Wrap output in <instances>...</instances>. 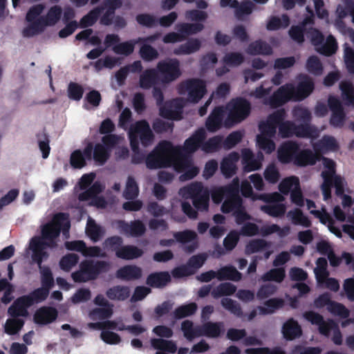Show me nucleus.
Returning a JSON list of instances; mask_svg holds the SVG:
<instances>
[{"mask_svg": "<svg viewBox=\"0 0 354 354\" xmlns=\"http://www.w3.org/2000/svg\"><path fill=\"white\" fill-rule=\"evenodd\" d=\"M119 227L123 232L133 237L141 236L146 232V227L140 220H134L129 223L124 221H120Z\"/></svg>", "mask_w": 354, "mask_h": 354, "instance_id": "17", "label": "nucleus"}, {"mask_svg": "<svg viewBox=\"0 0 354 354\" xmlns=\"http://www.w3.org/2000/svg\"><path fill=\"white\" fill-rule=\"evenodd\" d=\"M314 87L313 80L306 77L304 80L298 83L296 87L294 86V101H301L306 98L313 91Z\"/></svg>", "mask_w": 354, "mask_h": 354, "instance_id": "18", "label": "nucleus"}, {"mask_svg": "<svg viewBox=\"0 0 354 354\" xmlns=\"http://www.w3.org/2000/svg\"><path fill=\"white\" fill-rule=\"evenodd\" d=\"M222 146L223 147V137L221 136H215L205 140L202 145V150L206 153H212L218 151Z\"/></svg>", "mask_w": 354, "mask_h": 354, "instance_id": "48", "label": "nucleus"}, {"mask_svg": "<svg viewBox=\"0 0 354 354\" xmlns=\"http://www.w3.org/2000/svg\"><path fill=\"white\" fill-rule=\"evenodd\" d=\"M174 167L178 171L183 172L179 178L182 181L191 180L199 173V169L194 166L192 160L187 157H181L177 159Z\"/></svg>", "mask_w": 354, "mask_h": 354, "instance_id": "11", "label": "nucleus"}, {"mask_svg": "<svg viewBox=\"0 0 354 354\" xmlns=\"http://www.w3.org/2000/svg\"><path fill=\"white\" fill-rule=\"evenodd\" d=\"M182 86L187 91L188 100L192 103L198 102L207 93L206 83L201 79H190Z\"/></svg>", "mask_w": 354, "mask_h": 354, "instance_id": "8", "label": "nucleus"}, {"mask_svg": "<svg viewBox=\"0 0 354 354\" xmlns=\"http://www.w3.org/2000/svg\"><path fill=\"white\" fill-rule=\"evenodd\" d=\"M247 53L249 55H270L272 53V48L269 44L261 39L251 42L247 48Z\"/></svg>", "mask_w": 354, "mask_h": 354, "instance_id": "25", "label": "nucleus"}, {"mask_svg": "<svg viewBox=\"0 0 354 354\" xmlns=\"http://www.w3.org/2000/svg\"><path fill=\"white\" fill-rule=\"evenodd\" d=\"M236 291V286L230 282H223L214 288L211 295L214 299H218L223 296H231Z\"/></svg>", "mask_w": 354, "mask_h": 354, "instance_id": "37", "label": "nucleus"}, {"mask_svg": "<svg viewBox=\"0 0 354 354\" xmlns=\"http://www.w3.org/2000/svg\"><path fill=\"white\" fill-rule=\"evenodd\" d=\"M62 10L59 6H52L48 11L44 18L48 26H55L60 19Z\"/></svg>", "mask_w": 354, "mask_h": 354, "instance_id": "59", "label": "nucleus"}, {"mask_svg": "<svg viewBox=\"0 0 354 354\" xmlns=\"http://www.w3.org/2000/svg\"><path fill=\"white\" fill-rule=\"evenodd\" d=\"M279 135L282 138H288L294 136L295 123L290 120H281L278 126Z\"/></svg>", "mask_w": 354, "mask_h": 354, "instance_id": "57", "label": "nucleus"}, {"mask_svg": "<svg viewBox=\"0 0 354 354\" xmlns=\"http://www.w3.org/2000/svg\"><path fill=\"white\" fill-rule=\"evenodd\" d=\"M109 263L104 261L83 260L79 265V270L71 274L76 283H85L95 280L99 275L108 270Z\"/></svg>", "mask_w": 354, "mask_h": 354, "instance_id": "3", "label": "nucleus"}, {"mask_svg": "<svg viewBox=\"0 0 354 354\" xmlns=\"http://www.w3.org/2000/svg\"><path fill=\"white\" fill-rule=\"evenodd\" d=\"M221 304L222 306L232 314L238 317H241L243 316V310L239 303L236 301L224 297L221 299Z\"/></svg>", "mask_w": 354, "mask_h": 354, "instance_id": "56", "label": "nucleus"}, {"mask_svg": "<svg viewBox=\"0 0 354 354\" xmlns=\"http://www.w3.org/2000/svg\"><path fill=\"white\" fill-rule=\"evenodd\" d=\"M201 46V43L198 39H189L186 43L180 45L174 50L176 55H189L198 51Z\"/></svg>", "mask_w": 354, "mask_h": 354, "instance_id": "34", "label": "nucleus"}, {"mask_svg": "<svg viewBox=\"0 0 354 354\" xmlns=\"http://www.w3.org/2000/svg\"><path fill=\"white\" fill-rule=\"evenodd\" d=\"M170 281L171 277L167 272H158L149 274L146 283L152 288H162Z\"/></svg>", "mask_w": 354, "mask_h": 354, "instance_id": "26", "label": "nucleus"}, {"mask_svg": "<svg viewBox=\"0 0 354 354\" xmlns=\"http://www.w3.org/2000/svg\"><path fill=\"white\" fill-rule=\"evenodd\" d=\"M292 223L295 225H301L305 227H310L311 226V221L310 219L304 214L303 212L299 209L295 208L293 210H290L287 214Z\"/></svg>", "mask_w": 354, "mask_h": 354, "instance_id": "43", "label": "nucleus"}, {"mask_svg": "<svg viewBox=\"0 0 354 354\" xmlns=\"http://www.w3.org/2000/svg\"><path fill=\"white\" fill-rule=\"evenodd\" d=\"M142 269L136 265H127L119 268L115 273L118 279L124 281L139 279L142 277Z\"/></svg>", "mask_w": 354, "mask_h": 354, "instance_id": "20", "label": "nucleus"}, {"mask_svg": "<svg viewBox=\"0 0 354 354\" xmlns=\"http://www.w3.org/2000/svg\"><path fill=\"white\" fill-rule=\"evenodd\" d=\"M178 100L167 101L160 106V115L165 119H172L174 116V109L178 107Z\"/></svg>", "mask_w": 354, "mask_h": 354, "instance_id": "60", "label": "nucleus"}, {"mask_svg": "<svg viewBox=\"0 0 354 354\" xmlns=\"http://www.w3.org/2000/svg\"><path fill=\"white\" fill-rule=\"evenodd\" d=\"M204 28V26L201 23L189 24V23H180L176 26V29L183 37V40L186 37L196 34Z\"/></svg>", "mask_w": 354, "mask_h": 354, "instance_id": "35", "label": "nucleus"}, {"mask_svg": "<svg viewBox=\"0 0 354 354\" xmlns=\"http://www.w3.org/2000/svg\"><path fill=\"white\" fill-rule=\"evenodd\" d=\"M130 288L125 286H114L106 291V297L113 301H124L130 296Z\"/></svg>", "mask_w": 354, "mask_h": 354, "instance_id": "28", "label": "nucleus"}, {"mask_svg": "<svg viewBox=\"0 0 354 354\" xmlns=\"http://www.w3.org/2000/svg\"><path fill=\"white\" fill-rule=\"evenodd\" d=\"M322 177L324 182L321 185V189L324 201H328L331 198V187L334 185V179L336 174H330L329 172H322Z\"/></svg>", "mask_w": 354, "mask_h": 354, "instance_id": "41", "label": "nucleus"}, {"mask_svg": "<svg viewBox=\"0 0 354 354\" xmlns=\"http://www.w3.org/2000/svg\"><path fill=\"white\" fill-rule=\"evenodd\" d=\"M156 68L162 76L160 81L164 84L170 83L181 75L180 62L176 58L160 61Z\"/></svg>", "mask_w": 354, "mask_h": 354, "instance_id": "6", "label": "nucleus"}, {"mask_svg": "<svg viewBox=\"0 0 354 354\" xmlns=\"http://www.w3.org/2000/svg\"><path fill=\"white\" fill-rule=\"evenodd\" d=\"M242 279V274L233 266H225L218 270V279L219 281L230 280L239 281Z\"/></svg>", "mask_w": 354, "mask_h": 354, "instance_id": "33", "label": "nucleus"}, {"mask_svg": "<svg viewBox=\"0 0 354 354\" xmlns=\"http://www.w3.org/2000/svg\"><path fill=\"white\" fill-rule=\"evenodd\" d=\"M49 292L50 290L41 286L23 297L30 306H31L35 304H38L46 300L49 295Z\"/></svg>", "mask_w": 354, "mask_h": 354, "instance_id": "36", "label": "nucleus"}, {"mask_svg": "<svg viewBox=\"0 0 354 354\" xmlns=\"http://www.w3.org/2000/svg\"><path fill=\"white\" fill-rule=\"evenodd\" d=\"M79 259V256L75 253L64 255L59 261L60 268L66 272L70 271L78 263Z\"/></svg>", "mask_w": 354, "mask_h": 354, "instance_id": "61", "label": "nucleus"}, {"mask_svg": "<svg viewBox=\"0 0 354 354\" xmlns=\"http://www.w3.org/2000/svg\"><path fill=\"white\" fill-rule=\"evenodd\" d=\"M286 277V271L284 268H277L270 269L261 277L263 281H275L282 282Z\"/></svg>", "mask_w": 354, "mask_h": 354, "instance_id": "44", "label": "nucleus"}, {"mask_svg": "<svg viewBox=\"0 0 354 354\" xmlns=\"http://www.w3.org/2000/svg\"><path fill=\"white\" fill-rule=\"evenodd\" d=\"M130 146L132 150L138 149L140 142L143 147L151 145L154 139V135L146 120L136 122L130 127L129 131Z\"/></svg>", "mask_w": 354, "mask_h": 354, "instance_id": "5", "label": "nucleus"}, {"mask_svg": "<svg viewBox=\"0 0 354 354\" xmlns=\"http://www.w3.org/2000/svg\"><path fill=\"white\" fill-rule=\"evenodd\" d=\"M270 247V243L262 239H256L250 240L245 245V254L250 255L254 253H257L263 250H265Z\"/></svg>", "mask_w": 354, "mask_h": 354, "instance_id": "38", "label": "nucleus"}, {"mask_svg": "<svg viewBox=\"0 0 354 354\" xmlns=\"http://www.w3.org/2000/svg\"><path fill=\"white\" fill-rule=\"evenodd\" d=\"M294 136L297 138L314 139L319 136V131L317 129L315 126L311 125L310 123L295 124Z\"/></svg>", "mask_w": 354, "mask_h": 354, "instance_id": "27", "label": "nucleus"}, {"mask_svg": "<svg viewBox=\"0 0 354 354\" xmlns=\"http://www.w3.org/2000/svg\"><path fill=\"white\" fill-rule=\"evenodd\" d=\"M71 227L69 214L59 212L54 215L52 221L41 227V238L51 245V248L57 247L56 239L59 237L61 231L64 234H68Z\"/></svg>", "mask_w": 354, "mask_h": 354, "instance_id": "2", "label": "nucleus"}, {"mask_svg": "<svg viewBox=\"0 0 354 354\" xmlns=\"http://www.w3.org/2000/svg\"><path fill=\"white\" fill-rule=\"evenodd\" d=\"M101 8L95 7L85 15L80 21V26L82 28L93 26L100 16Z\"/></svg>", "mask_w": 354, "mask_h": 354, "instance_id": "50", "label": "nucleus"}, {"mask_svg": "<svg viewBox=\"0 0 354 354\" xmlns=\"http://www.w3.org/2000/svg\"><path fill=\"white\" fill-rule=\"evenodd\" d=\"M193 205L197 211H207L209 207V192L207 191L203 194L192 199Z\"/></svg>", "mask_w": 354, "mask_h": 354, "instance_id": "63", "label": "nucleus"}, {"mask_svg": "<svg viewBox=\"0 0 354 354\" xmlns=\"http://www.w3.org/2000/svg\"><path fill=\"white\" fill-rule=\"evenodd\" d=\"M318 160V156L312 150L299 149L293 163L298 167H306L315 165Z\"/></svg>", "mask_w": 354, "mask_h": 354, "instance_id": "22", "label": "nucleus"}, {"mask_svg": "<svg viewBox=\"0 0 354 354\" xmlns=\"http://www.w3.org/2000/svg\"><path fill=\"white\" fill-rule=\"evenodd\" d=\"M143 250L132 245H123L116 252V257L121 259L132 260L142 256Z\"/></svg>", "mask_w": 354, "mask_h": 354, "instance_id": "29", "label": "nucleus"}, {"mask_svg": "<svg viewBox=\"0 0 354 354\" xmlns=\"http://www.w3.org/2000/svg\"><path fill=\"white\" fill-rule=\"evenodd\" d=\"M225 109L223 106H217L211 111L205 121V127L209 132H216L225 126Z\"/></svg>", "mask_w": 354, "mask_h": 354, "instance_id": "10", "label": "nucleus"}, {"mask_svg": "<svg viewBox=\"0 0 354 354\" xmlns=\"http://www.w3.org/2000/svg\"><path fill=\"white\" fill-rule=\"evenodd\" d=\"M138 44L137 39H131L127 41L119 43L113 47V50L118 55L129 56L131 55L135 48V46Z\"/></svg>", "mask_w": 354, "mask_h": 354, "instance_id": "47", "label": "nucleus"}, {"mask_svg": "<svg viewBox=\"0 0 354 354\" xmlns=\"http://www.w3.org/2000/svg\"><path fill=\"white\" fill-rule=\"evenodd\" d=\"M139 194V187L135 178L131 176L127 178L123 196L127 200H134Z\"/></svg>", "mask_w": 354, "mask_h": 354, "instance_id": "46", "label": "nucleus"}, {"mask_svg": "<svg viewBox=\"0 0 354 354\" xmlns=\"http://www.w3.org/2000/svg\"><path fill=\"white\" fill-rule=\"evenodd\" d=\"M181 149L175 147L169 141L158 143L154 149L146 157V166L150 169L165 168L174 165V156L180 155Z\"/></svg>", "mask_w": 354, "mask_h": 354, "instance_id": "1", "label": "nucleus"}, {"mask_svg": "<svg viewBox=\"0 0 354 354\" xmlns=\"http://www.w3.org/2000/svg\"><path fill=\"white\" fill-rule=\"evenodd\" d=\"M337 48V43L335 38L332 35H329L326 39V43L317 50L320 54L329 57L336 53Z\"/></svg>", "mask_w": 354, "mask_h": 354, "instance_id": "54", "label": "nucleus"}, {"mask_svg": "<svg viewBox=\"0 0 354 354\" xmlns=\"http://www.w3.org/2000/svg\"><path fill=\"white\" fill-rule=\"evenodd\" d=\"M206 133L203 128L196 130L189 138L185 140L183 150L187 153H193L198 150L199 147L202 148L203 141L205 140Z\"/></svg>", "mask_w": 354, "mask_h": 354, "instance_id": "15", "label": "nucleus"}, {"mask_svg": "<svg viewBox=\"0 0 354 354\" xmlns=\"http://www.w3.org/2000/svg\"><path fill=\"white\" fill-rule=\"evenodd\" d=\"M58 317L57 310L51 306H42L38 308L33 316L35 323L47 325L55 322Z\"/></svg>", "mask_w": 354, "mask_h": 354, "instance_id": "14", "label": "nucleus"}, {"mask_svg": "<svg viewBox=\"0 0 354 354\" xmlns=\"http://www.w3.org/2000/svg\"><path fill=\"white\" fill-rule=\"evenodd\" d=\"M261 209L269 216L277 218L281 217L285 214L286 206L283 203L265 205L261 206Z\"/></svg>", "mask_w": 354, "mask_h": 354, "instance_id": "52", "label": "nucleus"}, {"mask_svg": "<svg viewBox=\"0 0 354 354\" xmlns=\"http://www.w3.org/2000/svg\"><path fill=\"white\" fill-rule=\"evenodd\" d=\"M243 205V199L240 195L225 194V199L221 209L224 214L234 213Z\"/></svg>", "mask_w": 354, "mask_h": 354, "instance_id": "24", "label": "nucleus"}, {"mask_svg": "<svg viewBox=\"0 0 354 354\" xmlns=\"http://www.w3.org/2000/svg\"><path fill=\"white\" fill-rule=\"evenodd\" d=\"M139 54L140 57L147 62L153 61L159 57L158 50L149 44H144L141 46Z\"/></svg>", "mask_w": 354, "mask_h": 354, "instance_id": "55", "label": "nucleus"}, {"mask_svg": "<svg viewBox=\"0 0 354 354\" xmlns=\"http://www.w3.org/2000/svg\"><path fill=\"white\" fill-rule=\"evenodd\" d=\"M203 330L205 337L209 338H218L225 331L223 322H207L203 324Z\"/></svg>", "mask_w": 354, "mask_h": 354, "instance_id": "30", "label": "nucleus"}, {"mask_svg": "<svg viewBox=\"0 0 354 354\" xmlns=\"http://www.w3.org/2000/svg\"><path fill=\"white\" fill-rule=\"evenodd\" d=\"M197 310L196 303L181 305L176 308L173 312V317L175 319H180L194 315Z\"/></svg>", "mask_w": 354, "mask_h": 354, "instance_id": "45", "label": "nucleus"}, {"mask_svg": "<svg viewBox=\"0 0 354 354\" xmlns=\"http://www.w3.org/2000/svg\"><path fill=\"white\" fill-rule=\"evenodd\" d=\"M239 154L233 151L223 158L221 162V171L225 178L232 177L236 172V162L239 160Z\"/></svg>", "mask_w": 354, "mask_h": 354, "instance_id": "16", "label": "nucleus"}, {"mask_svg": "<svg viewBox=\"0 0 354 354\" xmlns=\"http://www.w3.org/2000/svg\"><path fill=\"white\" fill-rule=\"evenodd\" d=\"M86 232L89 238L94 242L97 241L102 234L101 227L91 218L88 220Z\"/></svg>", "mask_w": 354, "mask_h": 354, "instance_id": "64", "label": "nucleus"}, {"mask_svg": "<svg viewBox=\"0 0 354 354\" xmlns=\"http://www.w3.org/2000/svg\"><path fill=\"white\" fill-rule=\"evenodd\" d=\"M184 192V195L190 199H192L208 191L207 189L204 188L201 183L195 182L181 189Z\"/></svg>", "mask_w": 354, "mask_h": 354, "instance_id": "53", "label": "nucleus"}, {"mask_svg": "<svg viewBox=\"0 0 354 354\" xmlns=\"http://www.w3.org/2000/svg\"><path fill=\"white\" fill-rule=\"evenodd\" d=\"M322 177L324 182L321 185V189L324 201H328L331 198V187L334 185V179L336 174H330L329 172H322Z\"/></svg>", "mask_w": 354, "mask_h": 354, "instance_id": "42", "label": "nucleus"}, {"mask_svg": "<svg viewBox=\"0 0 354 354\" xmlns=\"http://www.w3.org/2000/svg\"><path fill=\"white\" fill-rule=\"evenodd\" d=\"M111 156L110 149L101 143H97L93 147V158L100 165H104Z\"/></svg>", "mask_w": 354, "mask_h": 354, "instance_id": "39", "label": "nucleus"}, {"mask_svg": "<svg viewBox=\"0 0 354 354\" xmlns=\"http://www.w3.org/2000/svg\"><path fill=\"white\" fill-rule=\"evenodd\" d=\"M313 148L316 153H326L329 151H337L339 145L334 137L324 136L322 139L313 145Z\"/></svg>", "mask_w": 354, "mask_h": 354, "instance_id": "23", "label": "nucleus"}, {"mask_svg": "<svg viewBox=\"0 0 354 354\" xmlns=\"http://www.w3.org/2000/svg\"><path fill=\"white\" fill-rule=\"evenodd\" d=\"M174 237L177 242L180 243L185 244L192 242L189 245H185L183 248L184 251L188 254L194 252L198 247V243L196 241L197 234L194 231L185 230L174 232Z\"/></svg>", "mask_w": 354, "mask_h": 354, "instance_id": "13", "label": "nucleus"}, {"mask_svg": "<svg viewBox=\"0 0 354 354\" xmlns=\"http://www.w3.org/2000/svg\"><path fill=\"white\" fill-rule=\"evenodd\" d=\"M281 332L284 339L288 341L295 339L302 334L301 326L293 318L288 319L283 324Z\"/></svg>", "mask_w": 354, "mask_h": 354, "instance_id": "19", "label": "nucleus"}, {"mask_svg": "<svg viewBox=\"0 0 354 354\" xmlns=\"http://www.w3.org/2000/svg\"><path fill=\"white\" fill-rule=\"evenodd\" d=\"M151 345L153 348L163 352L175 353L177 351V346L172 340L152 338Z\"/></svg>", "mask_w": 354, "mask_h": 354, "instance_id": "40", "label": "nucleus"}, {"mask_svg": "<svg viewBox=\"0 0 354 354\" xmlns=\"http://www.w3.org/2000/svg\"><path fill=\"white\" fill-rule=\"evenodd\" d=\"M300 149V145L296 141L288 140L281 144L278 149V159L283 164L295 160Z\"/></svg>", "mask_w": 354, "mask_h": 354, "instance_id": "12", "label": "nucleus"}, {"mask_svg": "<svg viewBox=\"0 0 354 354\" xmlns=\"http://www.w3.org/2000/svg\"><path fill=\"white\" fill-rule=\"evenodd\" d=\"M228 115L225 120V127H230L245 120L251 113V104L244 97L232 99L226 106Z\"/></svg>", "mask_w": 354, "mask_h": 354, "instance_id": "4", "label": "nucleus"}, {"mask_svg": "<svg viewBox=\"0 0 354 354\" xmlns=\"http://www.w3.org/2000/svg\"><path fill=\"white\" fill-rule=\"evenodd\" d=\"M158 73L157 68L146 69L140 76V86L143 89L156 86L160 80Z\"/></svg>", "mask_w": 354, "mask_h": 354, "instance_id": "21", "label": "nucleus"}, {"mask_svg": "<svg viewBox=\"0 0 354 354\" xmlns=\"http://www.w3.org/2000/svg\"><path fill=\"white\" fill-rule=\"evenodd\" d=\"M306 70L314 75H321L324 71L323 65L316 55L310 56L306 63Z\"/></svg>", "mask_w": 354, "mask_h": 354, "instance_id": "51", "label": "nucleus"}, {"mask_svg": "<svg viewBox=\"0 0 354 354\" xmlns=\"http://www.w3.org/2000/svg\"><path fill=\"white\" fill-rule=\"evenodd\" d=\"M289 25L290 18L286 14H283L281 18L271 17L266 25V28L268 30H277L281 28H287Z\"/></svg>", "mask_w": 354, "mask_h": 354, "instance_id": "49", "label": "nucleus"}, {"mask_svg": "<svg viewBox=\"0 0 354 354\" xmlns=\"http://www.w3.org/2000/svg\"><path fill=\"white\" fill-rule=\"evenodd\" d=\"M30 307V305L26 301L23 296L17 298L13 303V304L9 307L8 313L9 315L17 318L19 316L26 317L28 315L27 308Z\"/></svg>", "mask_w": 354, "mask_h": 354, "instance_id": "32", "label": "nucleus"}, {"mask_svg": "<svg viewBox=\"0 0 354 354\" xmlns=\"http://www.w3.org/2000/svg\"><path fill=\"white\" fill-rule=\"evenodd\" d=\"M286 118V112L284 109H280L268 116L266 121H262L259 124L260 136L274 138L277 133V129L281 120Z\"/></svg>", "mask_w": 354, "mask_h": 354, "instance_id": "7", "label": "nucleus"}, {"mask_svg": "<svg viewBox=\"0 0 354 354\" xmlns=\"http://www.w3.org/2000/svg\"><path fill=\"white\" fill-rule=\"evenodd\" d=\"M24 325V321L21 319H8L4 326L5 332L10 335H16L23 328Z\"/></svg>", "mask_w": 354, "mask_h": 354, "instance_id": "62", "label": "nucleus"}, {"mask_svg": "<svg viewBox=\"0 0 354 354\" xmlns=\"http://www.w3.org/2000/svg\"><path fill=\"white\" fill-rule=\"evenodd\" d=\"M310 213L319 219V221L326 225L328 223L329 230L338 236H341L340 230L334 226L335 222L331 216L327 212L325 208L322 209V212L319 210H310Z\"/></svg>", "mask_w": 354, "mask_h": 354, "instance_id": "31", "label": "nucleus"}, {"mask_svg": "<svg viewBox=\"0 0 354 354\" xmlns=\"http://www.w3.org/2000/svg\"><path fill=\"white\" fill-rule=\"evenodd\" d=\"M103 190V187L99 182H95L88 189L79 194L78 198L81 201H88L97 196Z\"/></svg>", "mask_w": 354, "mask_h": 354, "instance_id": "58", "label": "nucleus"}, {"mask_svg": "<svg viewBox=\"0 0 354 354\" xmlns=\"http://www.w3.org/2000/svg\"><path fill=\"white\" fill-rule=\"evenodd\" d=\"M293 91L294 85L287 83L274 91L267 103L272 108L279 107L290 100H294Z\"/></svg>", "mask_w": 354, "mask_h": 354, "instance_id": "9", "label": "nucleus"}]
</instances>
